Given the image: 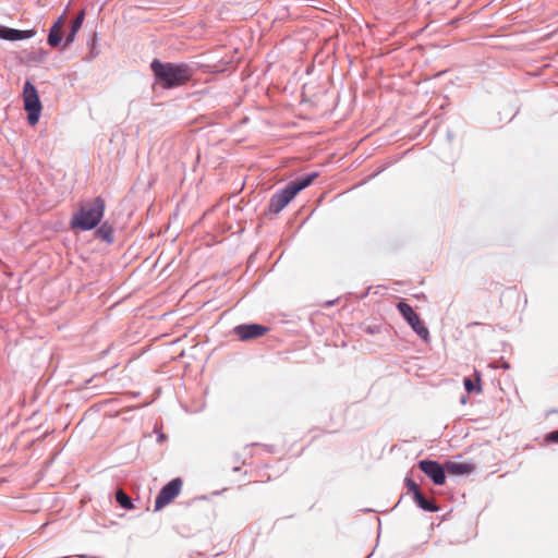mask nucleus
Listing matches in <instances>:
<instances>
[{
	"instance_id": "4",
	"label": "nucleus",
	"mask_w": 558,
	"mask_h": 558,
	"mask_svg": "<svg viewBox=\"0 0 558 558\" xmlns=\"http://www.w3.org/2000/svg\"><path fill=\"white\" fill-rule=\"evenodd\" d=\"M24 109L27 111V121L31 125L37 124L43 109L36 87L27 81L23 88Z\"/></svg>"
},
{
	"instance_id": "3",
	"label": "nucleus",
	"mask_w": 558,
	"mask_h": 558,
	"mask_svg": "<svg viewBox=\"0 0 558 558\" xmlns=\"http://www.w3.org/2000/svg\"><path fill=\"white\" fill-rule=\"evenodd\" d=\"M105 211V201L98 196L89 206H82L80 210L73 215L71 226L81 230H92L101 220Z\"/></svg>"
},
{
	"instance_id": "15",
	"label": "nucleus",
	"mask_w": 558,
	"mask_h": 558,
	"mask_svg": "<svg viewBox=\"0 0 558 558\" xmlns=\"http://www.w3.org/2000/svg\"><path fill=\"white\" fill-rule=\"evenodd\" d=\"M85 13L84 11L80 12L75 20L72 22L71 29L74 32H78L84 22Z\"/></svg>"
},
{
	"instance_id": "9",
	"label": "nucleus",
	"mask_w": 558,
	"mask_h": 558,
	"mask_svg": "<svg viewBox=\"0 0 558 558\" xmlns=\"http://www.w3.org/2000/svg\"><path fill=\"white\" fill-rule=\"evenodd\" d=\"M36 34L35 29L20 31L5 26H0V39L3 40H24L34 37Z\"/></svg>"
},
{
	"instance_id": "18",
	"label": "nucleus",
	"mask_w": 558,
	"mask_h": 558,
	"mask_svg": "<svg viewBox=\"0 0 558 558\" xmlns=\"http://www.w3.org/2000/svg\"><path fill=\"white\" fill-rule=\"evenodd\" d=\"M76 33L77 32H74L73 29L70 31V33L68 34V36L65 38V46H69L74 41Z\"/></svg>"
},
{
	"instance_id": "12",
	"label": "nucleus",
	"mask_w": 558,
	"mask_h": 558,
	"mask_svg": "<svg viewBox=\"0 0 558 558\" xmlns=\"http://www.w3.org/2000/svg\"><path fill=\"white\" fill-rule=\"evenodd\" d=\"M414 500L424 510L432 512L438 510V507L434 502L427 500L422 493H417L416 496L414 497Z\"/></svg>"
},
{
	"instance_id": "2",
	"label": "nucleus",
	"mask_w": 558,
	"mask_h": 558,
	"mask_svg": "<svg viewBox=\"0 0 558 558\" xmlns=\"http://www.w3.org/2000/svg\"><path fill=\"white\" fill-rule=\"evenodd\" d=\"M317 175L316 172L306 174L296 181L290 182L284 189L274 194L268 204L269 213L279 214L300 191L311 185Z\"/></svg>"
},
{
	"instance_id": "17",
	"label": "nucleus",
	"mask_w": 558,
	"mask_h": 558,
	"mask_svg": "<svg viewBox=\"0 0 558 558\" xmlns=\"http://www.w3.org/2000/svg\"><path fill=\"white\" fill-rule=\"evenodd\" d=\"M407 487L413 493L414 497L417 493H421L418 485L410 478L407 480Z\"/></svg>"
},
{
	"instance_id": "8",
	"label": "nucleus",
	"mask_w": 558,
	"mask_h": 558,
	"mask_svg": "<svg viewBox=\"0 0 558 558\" xmlns=\"http://www.w3.org/2000/svg\"><path fill=\"white\" fill-rule=\"evenodd\" d=\"M418 468L424 472L436 485H444L446 482L445 468L438 462L432 460H422Z\"/></svg>"
},
{
	"instance_id": "5",
	"label": "nucleus",
	"mask_w": 558,
	"mask_h": 558,
	"mask_svg": "<svg viewBox=\"0 0 558 558\" xmlns=\"http://www.w3.org/2000/svg\"><path fill=\"white\" fill-rule=\"evenodd\" d=\"M397 308L399 310L402 317L407 320V323L413 328V330L425 341L429 339V331L424 326L418 315L414 312L412 306L405 302H399L397 304Z\"/></svg>"
},
{
	"instance_id": "13",
	"label": "nucleus",
	"mask_w": 558,
	"mask_h": 558,
	"mask_svg": "<svg viewBox=\"0 0 558 558\" xmlns=\"http://www.w3.org/2000/svg\"><path fill=\"white\" fill-rule=\"evenodd\" d=\"M117 502L124 509H132L133 505L130 497L122 490L119 489L116 494Z\"/></svg>"
},
{
	"instance_id": "7",
	"label": "nucleus",
	"mask_w": 558,
	"mask_h": 558,
	"mask_svg": "<svg viewBox=\"0 0 558 558\" xmlns=\"http://www.w3.org/2000/svg\"><path fill=\"white\" fill-rule=\"evenodd\" d=\"M269 331V328L258 324H243L234 327L233 333L242 341L260 338Z\"/></svg>"
},
{
	"instance_id": "6",
	"label": "nucleus",
	"mask_w": 558,
	"mask_h": 558,
	"mask_svg": "<svg viewBox=\"0 0 558 558\" xmlns=\"http://www.w3.org/2000/svg\"><path fill=\"white\" fill-rule=\"evenodd\" d=\"M183 482L181 478L177 477L170 481L167 485H165L155 500V510L159 511L170 502L174 500L175 497L179 496L182 489Z\"/></svg>"
},
{
	"instance_id": "19",
	"label": "nucleus",
	"mask_w": 558,
	"mask_h": 558,
	"mask_svg": "<svg viewBox=\"0 0 558 558\" xmlns=\"http://www.w3.org/2000/svg\"><path fill=\"white\" fill-rule=\"evenodd\" d=\"M546 440L549 442H558V430L549 433L546 436Z\"/></svg>"
},
{
	"instance_id": "11",
	"label": "nucleus",
	"mask_w": 558,
	"mask_h": 558,
	"mask_svg": "<svg viewBox=\"0 0 558 558\" xmlns=\"http://www.w3.org/2000/svg\"><path fill=\"white\" fill-rule=\"evenodd\" d=\"M446 471L451 475H465L474 471V465L468 462L448 461L445 464Z\"/></svg>"
},
{
	"instance_id": "10",
	"label": "nucleus",
	"mask_w": 558,
	"mask_h": 558,
	"mask_svg": "<svg viewBox=\"0 0 558 558\" xmlns=\"http://www.w3.org/2000/svg\"><path fill=\"white\" fill-rule=\"evenodd\" d=\"M65 24V16L61 15L51 26L48 35V44L51 47H58L62 40V29Z\"/></svg>"
},
{
	"instance_id": "1",
	"label": "nucleus",
	"mask_w": 558,
	"mask_h": 558,
	"mask_svg": "<svg viewBox=\"0 0 558 558\" xmlns=\"http://www.w3.org/2000/svg\"><path fill=\"white\" fill-rule=\"evenodd\" d=\"M150 69L156 77L157 84L165 89L182 86L191 81L193 70L185 63H162L155 59Z\"/></svg>"
},
{
	"instance_id": "14",
	"label": "nucleus",
	"mask_w": 558,
	"mask_h": 558,
	"mask_svg": "<svg viewBox=\"0 0 558 558\" xmlns=\"http://www.w3.org/2000/svg\"><path fill=\"white\" fill-rule=\"evenodd\" d=\"M97 235L101 239L111 242L112 241V229L106 225L101 226L97 231Z\"/></svg>"
},
{
	"instance_id": "16",
	"label": "nucleus",
	"mask_w": 558,
	"mask_h": 558,
	"mask_svg": "<svg viewBox=\"0 0 558 558\" xmlns=\"http://www.w3.org/2000/svg\"><path fill=\"white\" fill-rule=\"evenodd\" d=\"M463 384H464L465 390L468 392H473V391L481 392V390H482L480 386L475 387L474 383L470 378H465Z\"/></svg>"
}]
</instances>
